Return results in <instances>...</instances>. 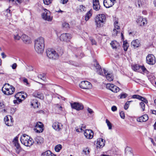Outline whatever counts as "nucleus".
<instances>
[{
	"label": "nucleus",
	"instance_id": "obj_1",
	"mask_svg": "<svg viewBox=\"0 0 156 156\" xmlns=\"http://www.w3.org/2000/svg\"><path fill=\"white\" fill-rule=\"evenodd\" d=\"M44 48V40L42 37H40L35 40L34 48L38 53H42Z\"/></svg>",
	"mask_w": 156,
	"mask_h": 156
},
{
	"label": "nucleus",
	"instance_id": "obj_2",
	"mask_svg": "<svg viewBox=\"0 0 156 156\" xmlns=\"http://www.w3.org/2000/svg\"><path fill=\"white\" fill-rule=\"evenodd\" d=\"M20 140L22 144L26 146L30 147L34 143L32 139L26 134L22 135Z\"/></svg>",
	"mask_w": 156,
	"mask_h": 156
},
{
	"label": "nucleus",
	"instance_id": "obj_3",
	"mask_svg": "<svg viewBox=\"0 0 156 156\" xmlns=\"http://www.w3.org/2000/svg\"><path fill=\"white\" fill-rule=\"evenodd\" d=\"M106 17L103 14L98 15L95 18V22L96 27L100 28L103 27L105 23Z\"/></svg>",
	"mask_w": 156,
	"mask_h": 156
},
{
	"label": "nucleus",
	"instance_id": "obj_4",
	"mask_svg": "<svg viewBox=\"0 0 156 156\" xmlns=\"http://www.w3.org/2000/svg\"><path fill=\"white\" fill-rule=\"evenodd\" d=\"M3 93L7 95H10L12 94L15 91V88L12 85L9 83H5L2 88Z\"/></svg>",
	"mask_w": 156,
	"mask_h": 156
},
{
	"label": "nucleus",
	"instance_id": "obj_5",
	"mask_svg": "<svg viewBox=\"0 0 156 156\" xmlns=\"http://www.w3.org/2000/svg\"><path fill=\"white\" fill-rule=\"evenodd\" d=\"M46 53L48 57L50 58L54 59H57L59 55L54 50L48 48L46 51Z\"/></svg>",
	"mask_w": 156,
	"mask_h": 156
},
{
	"label": "nucleus",
	"instance_id": "obj_6",
	"mask_svg": "<svg viewBox=\"0 0 156 156\" xmlns=\"http://www.w3.org/2000/svg\"><path fill=\"white\" fill-rule=\"evenodd\" d=\"M132 69L135 71L148 74V72L144 66H140L137 65H134L132 67Z\"/></svg>",
	"mask_w": 156,
	"mask_h": 156
},
{
	"label": "nucleus",
	"instance_id": "obj_7",
	"mask_svg": "<svg viewBox=\"0 0 156 156\" xmlns=\"http://www.w3.org/2000/svg\"><path fill=\"white\" fill-rule=\"evenodd\" d=\"M81 88L84 89H90L92 87L91 84L87 81H82L79 84Z\"/></svg>",
	"mask_w": 156,
	"mask_h": 156
},
{
	"label": "nucleus",
	"instance_id": "obj_8",
	"mask_svg": "<svg viewBox=\"0 0 156 156\" xmlns=\"http://www.w3.org/2000/svg\"><path fill=\"white\" fill-rule=\"evenodd\" d=\"M50 11L46 9L44 10L42 15V17L44 20L48 21H51L52 19V17L51 16Z\"/></svg>",
	"mask_w": 156,
	"mask_h": 156
},
{
	"label": "nucleus",
	"instance_id": "obj_9",
	"mask_svg": "<svg viewBox=\"0 0 156 156\" xmlns=\"http://www.w3.org/2000/svg\"><path fill=\"white\" fill-rule=\"evenodd\" d=\"M5 124L8 126H12L13 125V120L12 117L10 115L6 116L4 119Z\"/></svg>",
	"mask_w": 156,
	"mask_h": 156
},
{
	"label": "nucleus",
	"instance_id": "obj_10",
	"mask_svg": "<svg viewBox=\"0 0 156 156\" xmlns=\"http://www.w3.org/2000/svg\"><path fill=\"white\" fill-rule=\"evenodd\" d=\"M155 58L152 54L148 55L146 57V62L150 65H153L155 63Z\"/></svg>",
	"mask_w": 156,
	"mask_h": 156
},
{
	"label": "nucleus",
	"instance_id": "obj_11",
	"mask_svg": "<svg viewBox=\"0 0 156 156\" xmlns=\"http://www.w3.org/2000/svg\"><path fill=\"white\" fill-rule=\"evenodd\" d=\"M72 37L71 35L68 33H64L62 34L60 37L61 41L67 42L69 41Z\"/></svg>",
	"mask_w": 156,
	"mask_h": 156
},
{
	"label": "nucleus",
	"instance_id": "obj_12",
	"mask_svg": "<svg viewBox=\"0 0 156 156\" xmlns=\"http://www.w3.org/2000/svg\"><path fill=\"white\" fill-rule=\"evenodd\" d=\"M85 136L87 139H92L94 136V132L90 129H86L84 133Z\"/></svg>",
	"mask_w": 156,
	"mask_h": 156
},
{
	"label": "nucleus",
	"instance_id": "obj_13",
	"mask_svg": "<svg viewBox=\"0 0 156 156\" xmlns=\"http://www.w3.org/2000/svg\"><path fill=\"white\" fill-rule=\"evenodd\" d=\"M18 137H16L13 140V142L15 146L16 147V152L17 154H19L21 151V147L19 144L18 142Z\"/></svg>",
	"mask_w": 156,
	"mask_h": 156
},
{
	"label": "nucleus",
	"instance_id": "obj_14",
	"mask_svg": "<svg viewBox=\"0 0 156 156\" xmlns=\"http://www.w3.org/2000/svg\"><path fill=\"white\" fill-rule=\"evenodd\" d=\"M52 127L56 131H59L62 129L63 125L61 123L56 122L53 123Z\"/></svg>",
	"mask_w": 156,
	"mask_h": 156
},
{
	"label": "nucleus",
	"instance_id": "obj_15",
	"mask_svg": "<svg viewBox=\"0 0 156 156\" xmlns=\"http://www.w3.org/2000/svg\"><path fill=\"white\" fill-rule=\"evenodd\" d=\"M115 1V0H104V5L106 8H109L114 5Z\"/></svg>",
	"mask_w": 156,
	"mask_h": 156
},
{
	"label": "nucleus",
	"instance_id": "obj_16",
	"mask_svg": "<svg viewBox=\"0 0 156 156\" xmlns=\"http://www.w3.org/2000/svg\"><path fill=\"white\" fill-rule=\"evenodd\" d=\"M105 140L103 139L100 138L97 140L96 146L97 147L101 148L105 145Z\"/></svg>",
	"mask_w": 156,
	"mask_h": 156
},
{
	"label": "nucleus",
	"instance_id": "obj_17",
	"mask_svg": "<svg viewBox=\"0 0 156 156\" xmlns=\"http://www.w3.org/2000/svg\"><path fill=\"white\" fill-rule=\"evenodd\" d=\"M137 23L141 26H145L147 24L146 18L140 17L137 20Z\"/></svg>",
	"mask_w": 156,
	"mask_h": 156
},
{
	"label": "nucleus",
	"instance_id": "obj_18",
	"mask_svg": "<svg viewBox=\"0 0 156 156\" xmlns=\"http://www.w3.org/2000/svg\"><path fill=\"white\" fill-rule=\"evenodd\" d=\"M148 119V115L147 114H145L137 118L136 121L138 122H142L147 121Z\"/></svg>",
	"mask_w": 156,
	"mask_h": 156
},
{
	"label": "nucleus",
	"instance_id": "obj_19",
	"mask_svg": "<svg viewBox=\"0 0 156 156\" xmlns=\"http://www.w3.org/2000/svg\"><path fill=\"white\" fill-rule=\"evenodd\" d=\"M21 39L23 41L25 44H30L31 42L30 38L25 34H23L22 35Z\"/></svg>",
	"mask_w": 156,
	"mask_h": 156
},
{
	"label": "nucleus",
	"instance_id": "obj_20",
	"mask_svg": "<svg viewBox=\"0 0 156 156\" xmlns=\"http://www.w3.org/2000/svg\"><path fill=\"white\" fill-rule=\"evenodd\" d=\"M36 128L37 129V132L40 133L42 132L43 130V124L40 122H37L36 125Z\"/></svg>",
	"mask_w": 156,
	"mask_h": 156
},
{
	"label": "nucleus",
	"instance_id": "obj_21",
	"mask_svg": "<svg viewBox=\"0 0 156 156\" xmlns=\"http://www.w3.org/2000/svg\"><path fill=\"white\" fill-rule=\"evenodd\" d=\"M132 98H136L141 100L144 103L147 104L148 103L147 100L144 97L137 95H133Z\"/></svg>",
	"mask_w": 156,
	"mask_h": 156
},
{
	"label": "nucleus",
	"instance_id": "obj_22",
	"mask_svg": "<svg viewBox=\"0 0 156 156\" xmlns=\"http://www.w3.org/2000/svg\"><path fill=\"white\" fill-rule=\"evenodd\" d=\"M93 6L94 9L96 11H98L100 9L98 0H93Z\"/></svg>",
	"mask_w": 156,
	"mask_h": 156
},
{
	"label": "nucleus",
	"instance_id": "obj_23",
	"mask_svg": "<svg viewBox=\"0 0 156 156\" xmlns=\"http://www.w3.org/2000/svg\"><path fill=\"white\" fill-rule=\"evenodd\" d=\"M33 96L36 98H38L41 99H43L44 98V95L43 94L37 91L34 92L33 94Z\"/></svg>",
	"mask_w": 156,
	"mask_h": 156
},
{
	"label": "nucleus",
	"instance_id": "obj_24",
	"mask_svg": "<svg viewBox=\"0 0 156 156\" xmlns=\"http://www.w3.org/2000/svg\"><path fill=\"white\" fill-rule=\"evenodd\" d=\"M94 66L96 68L97 73L98 74L100 75L102 74V72L101 69L98 63L96 62L95 61V64H94Z\"/></svg>",
	"mask_w": 156,
	"mask_h": 156
},
{
	"label": "nucleus",
	"instance_id": "obj_25",
	"mask_svg": "<svg viewBox=\"0 0 156 156\" xmlns=\"http://www.w3.org/2000/svg\"><path fill=\"white\" fill-rule=\"evenodd\" d=\"M31 106L34 107H39L41 106L40 103L36 99H32L31 101Z\"/></svg>",
	"mask_w": 156,
	"mask_h": 156
},
{
	"label": "nucleus",
	"instance_id": "obj_26",
	"mask_svg": "<svg viewBox=\"0 0 156 156\" xmlns=\"http://www.w3.org/2000/svg\"><path fill=\"white\" fill-rule=\"evenodd\" d=\"M140 44V41L137 39L131 42V45L133 46L134 48L138 47Z\"/></svg>",
	"mask_w": 156,
	"mask_h": 156
},
{
	"label": "nucleus",
	"instance_id": "obj_27",
	"mask_svg": "<svg viewBox=\"0 0 156 156\" xmlns=\"http://www.w3.org/2000/svg\"><path fill=\"white\" fill-rule=\"evenodd\" d=\"M71 107H83V106L81 103L78 102L73 103L70 102Z\"/></svg>",
	"mask_w": 156,
	"mask_h": 156
},
{
	"label": "nucleus",
	"instance_id": "obj_28",
	"mask_svg": "<svg viewBox=\"0 0 156 156\" xmlns=\"http://www.w3.org/2000/svg\"><path fill=\"white\" fill-rule=\"evenodd\" d=\"M110 44L113 49H116L119 46V43L115 41H112Z\"/></svg>",
	"mask_w": 156,
	"mask_h": 156
},
{
	"label": "nucleus",
	"instance_id": "obj_29",
	"mask_svg": "<svg viewBox=\"0 0 156 156\" xmlns=\"http://www.w3.org/2000/svg\"><path fill=\"white\" fill-rule=\"evenodd\" d=\"M35 141L37 144H40L43 142L44 139L41 136H37L35 138Z\"/></svg>",
	"mask_w": 156,
	"mask_h": 156
},
{
	"label": "nucleus",
	"instance_id": "obj_30",
	"mask_svg": "<svg viewBox=\"0 0 156 156\" xmlns=\"http://www.w3.org/2000/svg\"><path fill=\"white\" fill-rule=\"evenodd\" d=\"M105 76L107 79L109 81H112L113 79V74L112 73H108Z\"/></svg>",
	"mask_w": 156,
	"mask_h": 156
},
{
	"label": "nucleus",
	"instance_id": "obj_31",
	"mask_svg": "<svg viewBox=\"0 0 156 156\" xmlns=\"http://www.w3.org/2000/svg\"><path fill=\"white\" fill-rule=\"evenodd\" d=\"M21 38L20 35L19 34L17 33H16L14 34V38L16 40H19Z\"/></svg>",
	"mask_w": 156,
	"mask_h": 156
},
{
	"label": "nucleus",
	"instance_id": "obj_32",
	"mask_svg": "<svg viewBox=\"0 0 156 156\" xmlns=\"http://www.w3.org/2000/svg\"><path fill=\"white\" fill-rule=\"evenodd\" d=\"M120 89L119 87L114 85V86L112 87L111 90L114 93H117L119 91Z\"/></svg>",
	"mask_w": 156,
	"mask_h": 156
},
{
	"label": "nucleus",
	"instance_id": "obj_33",
	"mask_svg": "<svg viewBox=\"0 0 156 156\" xmlns=\"http://www.w3.org/2000/svg\"><path fill=\"white\" fill-rule=\"evenodd\" d=\"M92 13L90 11H88L86 14L85 17V20L87 21L91 16Z\"/></svg>",
	"mask_w": 156,
	"mask_h": 156
},
{
	"label": "nucleus",
	"instance_id": "obj_34",
	"mask_svg": "<svg viewBox=\"0 0 156 156\" xmlns=\"http://www.w3.org/2000/svg\"><path fill=\"white\" fill-rule=\"evenodd\" d=\"M128 47V44L127 42L124 41L123 44V47L124 48V50L125 51H126L127 50Z\"/></svg>",
	"mask_w": 156,
	"mask_h": 156
},
{
	"label": "nucleus",
	"instance_id": "obj_35",
	"mask_svg": "<svg viewBox=\"0 0 156 156\" xmlns=\"http://www.w3.org/2000/svg\"><path fill=\"white\" fill-rule=\"evenodd\" d=\"M62 148V146L61 144H58L55 146V149L56 152H59Z\"/></svg>",
	"mask_w": 156,
	"mask_h": 156
},
{
	"label": "nucleus",
	"instance_id": "obj_36",
	"mask_svg": "<svg viewBox=\"0 0 156 156\" xmlns=\"http://www.w3.org/2000/svg\"><path fill=\"white\" fill-rule=\"evenodd\" d=\"M106 122L107 123V125L108 127V129H112V124L111 123L108 119H106Z\"/></svg>",
	"mask_w": 156,
	"mask_h": 156
},
{
	"label": "nucleus",
	"instance_id": "obj_37",
	"mask_svg": "<svg viewBox=\"0 0 156 156\" xmlns=\"http://www.w3.org/2000/svg\"><path fill=\"white\" fill-rule=\"evenodd\" d=\"M45 74L44 73L40 74L38 75V77L39 78L43 80H45Z\"/></svg>",
	"mask_w": 156,
	"mask_h": 156
},
{
	"label": "nucleus",
	"instance_id": "obj_38",
	"mask_svg": "<svg viewBox=\"0 0 156 156\" xmlns=\"http://www.w3.org/2000/svg\"><path fill=\"white\" fill-rule=\"evenodd\" d=\"M83 151L86 155H88L90 153L89 149L88 147L85 148L83 149Z\"/></svg>",
	"mask_w": 156,
	"mask_h": 156
},
{
	"label": "nucleus",
	"instance_id": "obj_39",
	"mask_svg": "<svg viewBox=\"0 0 156 156\" xmlns=\"http://www.w3.org/2000/svg\"><path fill=\"white\" fill-rule=\"evenodd\" d=\"M62 27L65 28H69V24L66 22H63L62 23Z\"/></svg>",
	"mask_w": 156,
	"mask_h": 156
},
{
	"label": "nucleus",
	"instance_id": "obj_40",
	"mask_svg": "<svg viewBox=\"0 0 156 156\" xmlns=\"http://www.w3.org/2000/svg\"><path fill=\"white\" fill-rule=\"evenodd\" d=\"M127 96V94L125 93L121 94L119 95L120 98V99L125 98Z\"/></svg>",
	"mask_w": 156,
	"mask_h": 156
},
{
	"label": "nucleus",
	"instance_id": "obj_41",
	"mask_svg": "<svg viewBox=\"0 0 156 156\" xmlns=\"http://www.w3.org/2000/svg\"><path fill=\"white\" fill-rule=\"evenodd\" d=\"M114 86V84L111 83H107L106 84V87L107 88L111 90L112 87Z\"/></svg>",
	"mask_w": 156,
	"mask_h": 156
},
{
	"label": "nucleus",
	"instance_id": "obj_42",
	"mask_svg": "<svg viewBox=\"0 0 156 156\" xmlns=\"http://www.w3.org/2000/svg\"><path fill=\"white\" fill-rule=\"evenodd\" d=\"M118 22L115 21L114 23V28L117 29V30H119V27L118 25Z\"/></svg>",
	"mask_w": 156,
	"mask_h": 156
},
{
	"label": "nucleus",
	"instance_id": "obj_43",
	"mask_svg": "<svg viewBox=\"0 0 156 156\" xmlns=\"http://www.w3.org/2000/svg\"><path fill=\"white\" fill-rule=\"evenodd\" d=\"M52 0H43L44 3L46 5H48L50 4Z\"/></svg>",
	"mask_w": 156,
	"mask_h": 156
},
{
	"label": "nucleus",
	"instance_id": "obj_44",
	"mask_svg": "<svg viewBox=\"0 0 156 156\" xmlns=\"http://www.w3.org/2000/svg\"><path fill=\"white\" fill-rule=\"evenodd\" d=\"M117 29L114 28L112 32V34L114 36H116L118 33V31Z\"/></svg>",
	"mask_w": 156,
	"mask_h": 156
},
{
	"label": "nucleus",
	"instance_id": "obj_45",
	"mask_svg": "<svg viewBox=\"0 0 156 156\" xmlns=\"http://www.w3.org/2000/svg\"><path fill=\"white\" fill-rule=\"evenodd\" d=\"M9 110H10V113L11 114H13L15 112L16 110V108H9Z\"/></svg>",
	"mask_w": 156,
	"mask_h": 156
},
{
	"label": "nucleus",
	"instance_id": "obj_46",
	"mask_svg": "<svg viewBox=\"0 0 156 156\" xmlns=\"http://www.w3.org/2000/svg\"><path fill=\"white\" fill-rule=\"evenodd\" d=\"M76 130L77 132H82L83 131V128H82L81 126H80L79 128L76 127Z\"/></svg>",
	"mask_w": 156,
	"mask_h": 156
},
{
	"label": "nucleus",
	"instance_id": "obj_47",
	"mask_svg": "<svg viewBox=\"0 0 156 156\" xmlns=\"http://www.w3.org/2000/svg\"><path fill=\"white\" fill-rule=\"evenodd\" d=\"M21 101L22 100L21 99L18 98L16 100H14L13 101V102L15 104H18L21 102Z\"/></svg>",
	"mask_w": 156,
	"mask_h": 156
},
{
	"label": "nucleus",
	"instance_id": "obj_48",
	"mask_svg": "<svg viewBox=\"0 0 156 156\" xmlns=\"http://www.w3.org/2000/svg\"><path fill=\"white\" fill-rule=\"evenodd\" d=\"M120 115L121 118L124 119L125 118V114L123 111H122L120 112Z\"/></svg>",
	"mask_w": 156,
	"mask_h": 156
},
{
	"label": "nucleus",
	"instance_id": "obj_49",
	"mask_svg": "<svg viewBox=\"0 0 156 156\" xmlns=\"http://www.w3.org/2000/svg\"><path fill=\"white\" fill-rule=\"evenodd\" d=\"M5 12L7 13L6 15L7 16H11L10 10L9 9H7L6 10Z\"/></svg>",
	"mask_w": 156,
	"mask_h": 156
},
{
	"label": "nucleus",
	"instance_id": "obj_50",
	"mask_svg": "<svg viewBox=\"0 0 156 156\" xmlns=\"http://www.w3.org/2000/svg\"><path fill=\"white\" fill-rule=\"evenodd\" d=\"M132 102V101H127L124 107H128L129 106V105L130 103L131 102Z\"/></svg>",
	"mask_w": 156,
	"mask_h": 156
},
{
	"label": "nucleus",
	"instance_id": "obj_51",
	"mask_svg": "<svg viewBox=\"0 0 156 156\" xmlns=\"http://www.w3.org/2000/svg\"><path fill=\"white\" fill-rule=\"evenodd\" d=\"M72 111H74L75 110H76V111H78L80 110H82L83 108H72Z\"/></svg>",
	"mask_w": 156,
	"mask_h": 156
},
{
	"label": "nucleus",
	"instance_id": "obj_52",
	"mask_svg": "<svg viewBox=\"0 0 156 156\" xmlns=\"http://www.w3.org/2000/svg\"><path fill=\"white\" fill-rule=\"evenodd\" d=\"M90 41L91 42L92 44L96 45V42L95 41V40H94L92 38H90Z\"/></svg>",
	"mask_w": 156,
	"mask_h": 156
},
{
	"label": "nucleus",
	"instance_id": "obj_53",
	"mask_svg": "<svg viewBox=\"0 0 156 156\" xmlns=\"http://www.w3.org/2000/svg\"><path fill=\"white\" fill-rule=\"evenodd\" d=\"M23 81L24 82L26 83V85H27L28 86H30L29 83L28 82L26 78H24L23 80Z\"/></svg>",
	"mask_w": 156,
	"mask_h": 156
},
{
	"label": "nucleus",
	"instance_id": "obj_54",
	"mask_svg": "<svg viewBox=\"0 0 156 156\" xmlns=\"http://www.w3.org/2000/svg\"><path fill=\"white\" fill-rule=\"evenodd\" d=\"M80 9L81 11H84L85 10V7L82 5L80 6Z\"/></svg>",
	"mask_w": 156,
	"mask_h": 156
},
{
	"label": "nucleus",
	"instance_id": "obj_55",
	"mask_svg": "<svg viewBox=\"0 0 156 156\" xmlns=\"http://www.w3.org/2000/svg\"><path fill=\"white\" fill-rule=\"evenodd\" d=\"M87 111L88 112L91 114L93 113V111L90 108H88Z\"/></svg>",
	"mask_w": 156,
	"mask_h": 156
},
{
	"label": "nucleus",
	"instance_id": "obj_56",
	"mask_svg": "<svg viewBox=\"0 0 156 156\" xmlns=\"http://www.w3.org/2000/svg\"><path fill=\"white\" fill-rule=\"evenodd\" d=\"M17 67V65L16 64V63H14L12 66V69H16Z\"/></svg>",
	"mask_w": 156,
	"mask_h": 156
},
{
	"label": "nucleus",
	"instance_id": "obj_57",
	"mask_svg": "<svg viewBox=\"0 0 156 156\" xmlns=\"http://www.w3.org/2000/svg\"><path fill=\"white\" fill-rule=\"evenodd\" d=\"M68 0H61V3L63 4H65L67 3Z\"/></svg>",
	"mask_w": 156,
	"mask_h": 156
},
{
	"label": "nucleus",
	"instance_id": "obj_58",
	"mask_svg": "<svg viewBox=\"0 0 156 156\" xmlns=\"http://www.w3.org/2000/svg\"><path fill=\"white\" fill-rule=\"evenodd\" d=\"M1 55L2 56V57L3 58H4L6 57V56L4 52H2L1 54Z\"/></svg>",
	"mask_w": 156,
	"mask_h": 156
},
{
	"label": "nucleus",
	"instance_id": "obj_59",
	"mask_svg": "<svg viewBox=\"0 0 156 156\" xmlns=\"http://www.w3.org/2000/svg\"><path fill=\"white\" fill-rule=\"evenodd\" d=\"M140 105L141 107H144L145 106V104L142 102H140Z\"/></svg>",
	"mask_w": 156,
	"mask_h": 156
},
{
	"label": "nucleus",
	"instance_id": "obj_60",
	"mask_svg": "<svg viewBox=\"0 0 156 156\" xmlns=\"http://www.w3.org/2000/svg\"><path fill=\"white\" fill-rule=\"evenodd\" d=\"M5 105L3 102H0V107H4Z\"/></svg>",
	"mask_w": 156,
	"mask_h": 156
},
{
	"label": "nucleus",
	"instance_id": "obj_61",
	"mask_svg": "<svg viewBox=\"0 0 156 156\" xmlns=\"http://www.w3.org/2000/svg\"><path fill=\"white\" fill-rule=\"evenodd\" d=\"M150 139L151 140L152 143L153 144V145H155V143L154 141L153 140V139L152 138H150Z\"/></svg>",
	"mask_w": 156,
	"mask_h": 156
},
{
	"label": "nucleus",
	"instance_id": "obj_62",
	"mask_svg": "<svg viewBox=\"0 0 156 156\" xmlns=\"http://www.w3.org/2000/svg\"><path fill=\"white\" fill-rule=\"evenodd\" d=\"M81 126L82 127V128H83V129H85L86 128V126L85 124H82Z\"/></svg>",
	"mask_w": 156,
	"mask_h": 156
},
{
	"label": "nucleus",
	"instance_id": "obj_63",
	"mask_svg": "<svg viewBox=\"0 0 156 156\" xmlns=\"http://www.w3.org/2000/svg\"><path fill=\"white\" fill-rule=\"evenodd\" d=\"M112 111L113 112H115L117 110V108H111Z\"/></svg>",
	"mask_w": 156,
	"mask_h": 156
},
{
	"label": "nucleus",
	"instance_id": "obj_64",
	"mask_svg": "<svg viewBox=\"0 0 156 156\" xmlns=\"http://www.w3.org/2000/svg\"><path fill=\"white\" fill-rule=\"evenodd\" d=\"M153 4L154 5V6L155 7H156V0H154L153 1Z\"/></svg>",
	"mask_w": 156,
	"mask_h": 156
}]
</instances>
